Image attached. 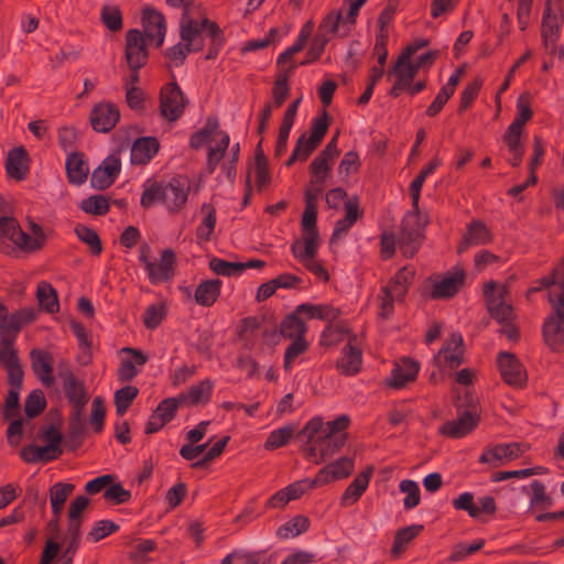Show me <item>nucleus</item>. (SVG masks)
Returning <instances> with one entry per match:
<instances>
[{
    "mask_svg": "<svg viewBox=\"0 0 564 564\" xmlns=\"http://www.w3.org/2000/svg\"><path fill=\"white\" fill-rule=\"evenodd\" d=\"M437 162L434 161L417 175L410 185L412 209L404 216L399 235L384 232L382 235V253L389 258L399 247L404 257H413L421 246L427 217L420 210V192L426 177L434 172Z\"/></svg>",
    "mask_w": 564,
    "mask_h": 564,
    "instance_id": "nucleus-1",
    "label": "nucleus"
},
{
    "mask_svg": "<svg viewBox=\"0 0 564 564\" xmlns=\"http://www.w3.org/2000/svg\"><path fill=\"white\" fill-rule=\"evenodd\" d=\"M349 423L347 415L324 422L321 417L310 420L299 437L305 442L303 452L307 460L321 464L332 457L346 441L343 432Z\"/></svg>",
    "mask_w": 564,
    "mask_h": 564,
    "instance_id": "nucleus-2",
    "label": "nucleus"
},
{
    "mask_svg": "<svg viewBox=\"0 0 564 564\" xmlns=\"http://www.w3.org/2000/svg\"><path fill=\"white\" fill-rule=\"evenodd\" d=\"M543 288L549 289V302L553 313L544 323L543 335L547 346L555 351L564 350V275L545 279Z\"/></svg>",
    "mask_w": 564,
    "mask_h": 564,
    "instance_id": "nucleus-3",
    "label": "nucleus"
},
{
    "mask_svg": "<svg viewBox=\"0 0 564 564\" xmlns=\"http://www.w3.org/2000/svg\"><path fill=\"white\" fill-rule=\"evenodd\" d=\"M126 65L121 66L126 101L131 109L141 108V89L139 88L141 68V31L132 29L127 32L124 47Z\"/></svg>",
    "mask_w": 564,
    "mask_h": 564,
    "instance_id": "nucleus-4",
    "label": "nucleus"
},
{
    "mask_svg": "<svg viewBox=\"0 0 564 564\" xmlns=\"http://www.w3.org/2000/svg\"><path fill=\"white\" fill-rule=\"evenodd\" d=\"M485 296L491 317L500 324V333L509 340H517L518 329L513 325V311L508 300L507 288L489 282L485 286Z\"/></svg>",
    "mask_w": 564,
    "mask_h": 564,
    "instance_id": "nucleus-5",
    "label": "nucleus"
},
{
    "mask_svg": "<svg viewBox=\"0 0 564 564\" xmlns=\"http://www.w3.org/2000/svg\"><path fill=\"white\" fill-rule=\"evenodd\" d=\"M188 192L189 184L184 177H175L165 186L148 180L143 183V207L162 202L170 210H177L185 205Z\"/></svg>",
    "mask_w": 564,
    "mask_h": 564,
    "instance_id": "nucleus-6",
    "label": "nucleus"
},
{
    "mask_svg": "<svg viewBox=\"0 0 564 564\" xmlns=\"http://www.w3.org/2000/svg\"><path fill=\"white\" fill-rule=\"evenodd\" d=\"M457 410V419L447 421L440 427V432L453 438H459L473 431L478 423L477 400L473 393L466 389L464 394L456 392L454 400Z\"/></svg>",
    "mask_w": 564,
    "mask_h": 564,
    "instance_id": "nucleus-7",
    "label": "nucleus"
},
{
    "mask_svg": "<svg viewBox=\"0 0 564 564\" xmlns=\"http://www.w3.org/2000/svg\"><path fill=\"white\" fill-rule=\"evenodd\" d=\"M202 30H206L213 36H216L218 32V26L214 23H210L207 20H204L203 23L199 25L197 21L193 20L192 18H187L186 15L182 18V42L173 46L167 53L169 58L172 62H174L175 65H180L189 52L198 51L202 47Z\"/></svg>",
    "mask_w": 564,
    "mask_h": 564,
    "instance_id": "nucleus-8",
    "label": "nucleus"
},
{
    "mask_svg": "<svg viewBox=\"0 0 564 564\" xmlns=\"http://www.w3.org/2000/svg\"><path fill=\"white\" fill-rule=\"evenodd\" d=\"M164 15L154 8L143 7V50L145 46L160 47L165 39Z\"/></svg>",
    "mask_w": 564,
    "mask_h": 564,
    "instance_id": "nucleus-9",
    "label": "nucleus"
},
{
    "mask_svg": "<svg viewBox=\"0 0 564 564\" xmlns=\"http://www.w3.org/2000/svg\"><path fill=\"white\" fill-rule=\"evenodd\" d=\"M412 275L413 271L404 267L395 274L392 283L382 289L380 297V315L382 317L386 318L390 315L394 300H400L405 295Z\"/></svg>",
    "mask_w": 564,
    "mask_h": 564,
    "instance_id": "nucleus-10",
    "label": "nucleus"
},
{
    "mask_svg": "<svg viewBox=\"0 0 564 564\" xmlns=\"http://www.w3.org/2000/svg\"><path fill=\"white\" fill-rule=\"evenodd\" d=\"M327 127L326 116L315 119L313 122L311 135L307 138L306 134H302L299 138L296 147L288 161V165L292 164L295 160H306L321 143L327 131Z\"/></svg>",
    "mask_w": 564,
    "mask_h": 564,
    "instance_id": "nucleus-11",
    "label": "nucleus"
},
{
    "mask_svg": "<svg viewBox=\"0 0 564 564\" xmlns=\"http://www.w3.org/2000/svg\"><path fill=\"white\" fill-rule=\"evenodd\" d=\"M121 170L120 158L116 154L108 155L90 176V185L98 191L109 188L116 181Z\"/></svg>",
    "mask_w": 564,
    "mask_h": 564,
    "instance_id": "nucleus-12",
    "label": "nucleus"
},
{
    "mask_svg": "<svg viewBox=\"0 0 564 564\" xmlns=\"http://www.w3.org/2000/svg\"><path fill=\"white\" fill-rule=\"evenodd\" d=\"M185 107L181 88L175 83L165 85L161 90V115L169 121L177 120Z\"/></svg>",
    "mask_w": 564,
    "mask_h": 564,
    "instance_id": "nucleus-13",
    "label": "nucleus"
},
{
    "mask_svg": "<svg viewBox=\"0 0 564 564\" xmlns=\"http://www.w3.org/2000/svg\"><path fill=\"white\" fill-rule=\"evenodd\" d=\"M120 119V111L112 102H99L91 109L90 123L95 131L110 132Z\"/></svg>",
    "mask_w": 564,
    "mask_h": 564,
    "instance_id": "nucleus-14",
    "label": "nucleus"
},
{
    "mask_svg": "<svg viewBox=\"0 0 564 564\" xmlns=\"http://www.w3.org/2000/svg\"><path fill=\"white\" fill-rule=\"evenodd\" d=\"M14 341L15 339L11 336H0V365L7 370L8 380L23 379V369L14 348Z\"/></svg>",
    "mask_w": 564,
    "mask_h": 564,
    "instance_id": "nucleus-15",
    "label": "nucleus"
},
{
    "mask_svg": "<svg viewBox=\"0 0 564 564\" xmlns=\"http://www.w3.org/2000/svg\"><path fill=\"white\" fill-rule=\"evenodd\" d=\"M322 34L317 36L312 45L311 52L313 54V58H317L324 46L328 42L329 34H338L340 36L346 35V28H344V21L340 13H329L321 24Z\"/></svg>",
    "mask_w": 564,
    "mask_h": 564,
    "instance_id": "nucleus-16",
    "label": "nucleus"
},
{
    "mask_svg": "<svg viewBox=\"0 0 564 564\" xmlns=\"http://www.w3.org/2000/svg\"><path fill=\"white\" fill-rule=\"evenodd\" d=\"M527 451V446L520 443L499 444L488 448L480 457L484 464L499 466L505 462L513 460Z\"/></svg>",
    "mask_w": 564,
    "mask_h": 564,
    "instance_id": "nucleus-17",
    "label": "nucleus"
},
{
    "mask_svg": "<svg viewBox=\"0 0 564 564\" xmlns=\"http://www.w3.org/2000/svg\"><path fill=\"white\" fill-rule=\"evenodd\" d=\"M174 252L171 249L164 250L160 260L145 262L149 280L153 284L171 280L174 274Z\"/></svg>",
    "mask_w": 564,
    "mask_h": 564,
    "instance_id": "nucleus-18",
    "label": "nucleus"
},
{
    "mask_svg": "<svg viewBox=\"0 0 564 564\" xmlns=\"http://www.w3.org/2000/svg\"><path fill=\"white\" fill-rule=\"evenodd\" d=\"M463 338L459 334H454L445 344L441 351L434 357V365L442 370L447 367L454 369L462 364Z\"/></svg>",
    "mask_w": 564,
    "mask_h": 564,
    "instance_id": "nucleus-19",
    "label": "nucleus"
},
{
    "mask_svg": "<svg viewBox=\"0 0 564 564\" xmlns=\"http://www.w3.org/2000/svg\"><path fill=\"white\" fill-rule=\"evenodd\" d=\"M58 377L62 380L63 390L69 403H77L79 405L87 404L88 395L85 389V384L82 380L76 378L70 369H59Z\"/></svg>",
    "mask_w": 564,
    "mask_h": 564,
    "instance_id": "nucleus-20",
    "label": "nucleus"
},
{
    "mask_svg": "<svg viewBox=\"0 0 564 564\" xmlns=\"http://www.w3.org/2000/svg\"><path fill=\"white\" fill-rule=\"evenodd\" d=\"M499 369L502 378L508 384L520 387L527 379L525 371L520 361L511 354H500Z\"/></svg>",
    "mask_w": 564,
    "mask_h": 564,
    "instance_id": "nucleus-21",
    "label": "nucleus"
},
{
    "mask_svg": "<svg viewBox=\"0 0 564 564\" xmlns=\"http://www.w3.org/2000/svg\"><path fill=\"white\" fill-rule=\"evenodd\" d=\"M30 357L32 361V370L41 382L46 387L53 386L55 382L53 377V356L50 352L33 349L30 352Z\"/></svg>",
    "mask_w": 564,
    "mask_h": 564,
    "instance_id": "nucleus-22",
    "label": "nucleus"
},
{
    "mask_svg": "<svg viewBox=\"0 0 564 564\" xmlns=\"http://www.w3.org/2000/svg\"><path fill=\"white\" fill-rule=\"evenodd\" d=\"M36 318V312L34 308L26 307L13 312L8 317L7 323L0 324V336L12 337L17 339V336L24 325L31 324Z\"/></svg>",
    "mask_w": 564,
    "mask_h": 564,
    "instance_id": "nucleus-23",
    "label": "nucleus"
},
{
    "mask_svg": "<svg viewBox=\"0 0 564 564\" xmlns=\"http://www.w3.org/2000/svg\"><path fill=\"white\" fill-rule=\"evenodd\" d=\"M29 162V154L23 147H18L9 151L6 162L8 176L15 181L24 180L30 169Z\"/></svg>",
    "mask_w": 564,
    "mask_h": 564,
    "instance_id": "nucleus-24",
    "label": "nucleus"
},
{
    "mask_svg": "<svg viewBox=\"0 0 564 564\" xmlns=\"http://www.w3.org/2000/svg\"><path fill=\"white\" fill-rule=\"evenodd\" d=\"M560 32V18L547 4L543 21H542V37L544 42L545 50L550 53H554L555 51V42L557 41Z\"/></svg>",
    "mask_w": 564,
    "mask_h": 564,
    "instance_id": "nucleus-25",
    "label": "nucleus"
},
{
    "mask_svg": "<svg viewBox=\"0 0 564 564\" xmlns=\"http://www.w3.org/2000/svg\"><path fill=\"white\" fill-rule=\"evenodd\" d=\"M354 468V462L350 458L344 457L338 459L336 463L330 464L322 468L316 477L312 481V486L317 484L328 482L333 479L345 478L350 475Z\"/></svg>",
    "mask_w": 564,
    "mask_h": 564,
    "instance_id": "nucleus-26",
    "label": "nucleus"
},
{
    "mask_svg": "<svg viewBox=\"0 0 564 564\" xmlns=\"http://www.w3.org/2000/svg\"><path fill=\"white\" fill-rule=\"evenodd\" d=\"M332 164L333 162L326 161L323 158H315L310 166V173L312 176V184L314 189H311L313 194L317 196L323 192L325 185L332 180Z\"/></svg>",
    "mask_w": 564,
    "mask_h": 564,
    "instance_id": "nucleus-27",
    "label": "nucleus"
},
{
    "mask_svg": "<svg viewBox=\"0 0 564 564\" xmlns=\"http://www.w3.org/2000/svg\"><path fill=\"white\" fill-rule=\"evenodd\" d=\"M66 173L68 182L75 185H80L87 180L89 169L83 153L73 152L67 156Z\"/></svg>",
    "mask_w": 564,
    "mask_h": 564,
    "instance_id": "nucleus-28",
    "label": "nucleus"
},
{
    "mask_svg": "<svg viewBox=\"0 0 564 564\" xmlns=\"http://www.w3.org/2000/svg\"><path fill=\"white\" fill-rule=\"evenodd\" d=\"M177 408L175 400L163 401L147 423L145 432L152 434L158 432L166 422H169Z\"/></svg>",
    "mask_w": 564,
    "mask_h": 564,
    "instance_id": "nucleus-29",
    "label": "nucleus"
},
{
    "mask_svg": "<svg viewBox=\"0 0 564 564\" xmlns=\"http://www.w3.org/2000/svg\"><path fill=\"white\" fill-rule=\"evenodd\" d=\"M131 149L130 161L132 164H141V131L137 126L124 130L123 137L119 142V152Z\"/></svg>",
    "mask_w": 564,
    "mask_h": 564,
    "instance_id": "nucleus-30",
    "label": "nucleus"
},
{
    "mask_svg": "<svg viewBox=\"0 0 564 564\" xmlns=\"http://www.w3.org/2000/svg\"><path fill=\"white\" fill-rule=\"evenodd\" d=\"M465 273L456 271L443 276L441 281L436 282L432 292L434 297H451L453 296L463 284Z\"/></svg>",
    "mask_w": 564,
    "mask_h": 564,
    "instance_id": "nucleus-31",
    "label": "nucleus"
},
{
    "mask_svg": "<svg viewBox=\"0 0 564 564\" xmlns=\"http://www.w3.org/2000/svg\"><path fill=\"white\" fill-rule=\"evenodd\" d=\"M361 365V351L355 346L352 340L348 343L343 349L341 358L339 359L337 367L346 375H355L360 369Z\"/></svg>",
    "mask_w": 564,
    "mask_h": 564,
    "instance_id": "nucleus-32",
    "label": "nucleus"
},
{
    "mask_svg": "<svg viewBox=\"0 0 564 564\" xmlns=\"http://www.w3.org/2000/svg\"><path fill=\"white\" fill-rule=\"evenodd\" d=\"M0 235L11 240L20 250L24 251L26 232L22 230L19 221L14 217H0Z\"/></svg>",
    "mask_w": 564,
    "mask_h": 564,
    "instance_id": "nucleus-33",
    "label": "nucleus"
},
{
    "mask_svg": "<svg viewBox=\"0 0 564 564\" xmlns=\"http://www.w3.org/2000/svg\"><path fill=\"white\" fill-rule=\"evenodd\" d=\"M490 234L487 227L480 221H473L458 247V251L463 252L469 246L485 245L490 241Z\"/></svg>",
    "mask_w": 564,
    "mask_h": 564,
    "instance_id": "nucleus-34",
    "label": "nucleus"
},
{
    "mask_svg": "<svg viewBox=\"0 0 564 564\" xmlns=\"http://www.w3.org/2000/svg\"><path fill=\"white\" fill-rule=\"evenodd\" d=\"M419 371V365L410 359H404L401 364L394 366L392 378L389 384L394 388H401L405 382L412 381Z\"/></svg>",
    "mask_w": 564,
    "mask_h": 564,
    "instance_id": "nucleus-35",
    "label": "nucleus"
},
{
    "mask_svg": "<svg viewBox=\"0 0 564 564\" xmlns=\"http://www.w3.org/2000/svg\"><path fill=\"white\" fill-rule=\"evenodd\" d=\"M36 299L41 308L47 313H56L59 310L58 296L56 290L45 281L37 284Z\"/></svg>",
    "mask_w": 564,
    "mask_h": 564,
    "instance_id": "nucleus-36",
    "label": "nucleus"
},
{
    "mask_svg": "<svg viewBox=\"0 0 564 564\" xmlns=\"http://www.w3.org/2000/svg\"><path fill=\"white\" fill-rule=\"evenodd\" d=\"M297 313L305 315L310 318H317L326 322H332L337 318L339 312L337 308L327 304H310L304 303L297 306Z\"/></svg>",
    "mask_w": 564,
    "mask_h": 564,
    "instance_id": "nucleus-37",
    "label": "nucleus"
},
{
    "mask_svg": "<svg viewBox=\"0 0 564 564\" xmlns=\"http://www.w3.org/2000/svg\"><path fill=\"white\" fill-rule=\"evenodd\" d=\"M346 215L343 219H339L336 223L332 242L340 239L346 232L352 227V225L357 221L359 217L358 205L356 202L347 200L345 203Z\"/></svg>",
    "mask_w": 564,
    "mask_h": 564,
    "instance_id": "nucleus-38",
    "label": "nucleus"
},
{
    "mask_svg": "<svg viewBox=\"0 0 564 564\" xmlns=\"http://www.w3.org/2000/svg\"><path fill=\"white\" fill-rule=\"evenodd\" d=\"M42 436L47 442L45 446H42V452H45L46 455L51 457V460L58 458L63 453V449L59 446L63 440L59 430L56 429L54 425L43 427Z\"/></svg>",
    "mask_w": 564,
    "mask_h": 564,
    "instance_id": "nucleus-39",
    "label": "nucleus"
},
{
    "mask_svg": "<svg viewBox=\"0 0 564 564\" xmlns=\"http://www.w3.org/2000/svg\"><path fill=\"white\" fill-rule=\"evenodd\" d=\"M301 313H292L288 315L280 327V335L290 339L303 338L306 333V326L304 322L300 318Z\"/></svg>",
    "mask_w": 564,
    "mask_h": 564,
    "instance_id": "nucleus-40",
    "label": "nucleus"
},
{
    "mask_svg": "<svg viewBox=\"0 0 564 564\" xmlns=\"http://www.w3.org/2000/svg\"><path fill=\"white\" fill-rule=\"evenodd\" d=\"M221 282L219 280H207L202 282L195 292V300L198 304L209 306L219 295Z\"/></svg>",
    "mask_w": 564,
    "mask_h": 564,
    "instance_id": "nucleus-41",
    "label": "nucleus"
},
{
    "mask_svg": "<svg viewBox=\"0 0 564 564\" xmlns=\"http://www.w3.org/2000/svg\"><path fill=\"white\" fill-rule=\"evenodd\" d=\"M304 239L292 246L295 258L315 256L318 245V234L315 229H304Z\"/></svg>",
    "mask_w": 564,
    "mask_h": 564,
    "instance_id": "nucleus-42",
    "label": "nucleus"
},
{
    "mask_svg": "<svg viewBox=\"0 0 564 564\" xmlns=\"http://www.w3.org/2000/svg\"><path fill=\"white\" fill-rule=\"evenodd\" d=\"M23 379L18 380H8L10 389L8 391V395L4 402L3 416L6 420H9L19 414L20 403H19V392L22 389Z\"/></svg>",
    "mask_w": 564,
    "mask_h": 564,
    "instance_id": "nucleus-43",
    "label": "nucleus"
},
{
    "mask_svg": "<svg viewBox=\"0 0 564 564\" xmlns=\"http://www.w3.org/2000/svg\"><path fill=\"white\" fill-rule=\"evenodd\" d=\"M415 74V69L412 66L404 67L395 63L393 69L390 72V75H394L397 77V82L392 86L390 95L397 97L399 96L400 90L410 88V83L413 80Z\"/></svg>",
    "mask_w": 564,
    "mask_h": 564,
    "instance_id": "nucleus-44",
    "label": "nucleus"
},
{
    "mask_svg": "<svg viewBox=\"0 0 564 564\" xmlns=\"http://www.w3.org/2000/svg\"><path fill=\"white\" fill-rule=\"evenodd\" d=\"M368 484L369 475L367 473L358 475L344 492L341 503L344 506L355 503L367 489Z\"/></svg>",
    "mask_w": 564,
    "mask_h": 564,
    "instance_id": "nucleus-45",
    "label": "nucleus"
},
{
    "mask_svg": "<svg viewBox=\"0 0 564 564\" xmlns=\"http://www.w3.org/2000/svg\"><path fill=\"white\" fill-rule=\"evenodd\" d=\"M517 110L518 115L512 123L509 126L506 132L521 134L523 126L530 120L532 117V111L527 101L525 96L521 95L517 101Z\"/></svg>",
    "mask_w": 564,
    "mask_h": 564,
    "instance_id": "nucleus-46",
    "label": "nucleus"
},
{
    "mask_svg": "<svg viewBox=\"0 0 564 564\" xmlns=\"http://www.w3.org/2000/svg\"><path fill=\"white\" fill-rule=\"evenodd\" d=\"M29 224H30V231L32 232V236L26 234L25 240H28V241H25V243L23 242V247H24V252L31 253V252H35V251L43 249V247L46 243L47 238L43 231V228L39 224H36L32 220Z\"/></svg>",
    "mask_w": 564,
    "mask_h": 564,
    "instance_id": "nucleus-47",
    "label": "nucleus"
},
{
    "mask_svg": "<svg viewBox=\"0 0 564 564\" xmlns=\"http://www.w3.org/2000/svg\"><path fill=\"white\" fill-rule=\"evenodd\" d=\"M166 315V304L164 301L150 304L143 312V325L148 328H155Z\"/></svg>",
    "mask_w": 564,
    "mask_h": 564,
    "instance_id": "nucleus-48",
    "label": "nucleus"
},
{
    "mask_svg": "<svg viewBox=\"0 0 564 564\" xmlns=\"http://www.w3.org/2000/svg\"><path fill=\"white\" fill-rule=\"evenodd\" d=\"M80 208L86 214L91 215H106L109 209V200L102 195H91L88 198L82 200Z\"/></svg>",
    "mask_w": 564,
    "mask_h": 564,
    "instance_id": "nucleus-49",
    "label": "nucleus"
},
{
    "mask_svg": "<svg viewBox=\"0 0 564 564\" xmlns=\"http://www.w3.org/2000/svg\"><path fill=\"white\" fill-rule=\"evenodd\" d=\"M139 389L137 387L127 386L116 391L115 404L118 415H123L129 409L131 402L138 397Z\"/></svg>",
    "mask_w": 564,
    "mask_h": 564,
    "instance_id": "nucleus-50",
    "label": "nucleus"
},
{
    "mask_svg": "<svg viewBox=\"0 0 564 564\" xmlns=\"http://www.w3.org/2000/svg\"><path fill=\"white\" fill-rule=\"evenodd\" d=\"M75 232L80 241L89 246L94 256H99L101 253L102 245L96 230L79 225L75 228Z\"/></svg>",
    "mask_w": 564,
    "mask_h": 564,
    "instance_id": "nucleus-51",
    "label": "nucleus"
},
{
    "mask_svg": "<svg viewBox=\"0 0 564 564\" xmlns=\"http://www.w3.org/2000/svg\"><path fill=\"white\" fill-rule=\"evenodd\" d=\"M70 327L73 333L79 340V345L83 348V357H80V362L83 365H88L91 360V343L88 339V335L85 326L77 321H70Z\"/></svg>",
    "mask_w": 564,
    "mask_h": 564,
    "instance_id": "nucleus-52",
    "label": "nucleus"
},
{
    "mask_svg": "<svg viewBox=\"0 0 564 564\" xmlns=\"http://www.w3.org/2000/svg\"><path fill=\"white\" fill-rule=\"evenodd\" d=\"M46 406V400L42 390H33L24 402V412L28 417L34 419L40 415Z\"/></svg>",
    "mask_w": 564,
    "mask_h": 564,
    "instance_id": "nucleus-53",
    "label": "nucleus"
},
{
    "mask_svg": "<svg viewBox=\"0 0 564 564\" xmlns=\"http://www.w3.org/2000/svg\"><path fill=\"white\" fill-rule=\"evenodd\" d=\"M209 267L215 273L226 276H239L245 271L242 262H229L218 258L212 259Z\"/></svg>",
    "mask_w": 564,
    "mask_h": 564,
    "instance_id": "nucleus-54",
    "label": "nucleus"
},
{
    "mask_svg": "<svg viewBox=\"0 0 564 564\" xmlns=\"http://www.w3.org/2000/svg\"><path fill=\"white\" fill-rule=\"evenodd\" d=\"M308 527V519L303 516H296L278 530L281 539L295 538L303 533Z\"/></svg>",
    "mask_w": 564,
    "mask_h": 564,
    "instance_id": "nucleus-55",
    "label": "nucleus"
},
{
    "mask_svg": "<svg viewBox=\"0 0 564 564\" xmlns=\"http://www.w3.org/2000/svg\"><path fill=\"white\" fill-rule=\"evenodd\" d=\"M295 427L285 425L283 427L272 431L264 444L267 449H274L284 446L292 438Z\"/></svg>",
    "mask_w": 564,
    "mask_h": 564,
    "instance_id": "nucleus-56",
    "label": "nucleus"
},
{
    "mask_svg": "<svg viewBox=\"0 0 564 564\" xmlns=\"http://www.w3.org/2000/svg\"><path fill=\"white\" fill-rule=\"evenodd\" d=\"M202 213L204 217L197 229V235L203 240H209L216 224L215 210L208 204H203Z\"/></svg>",
    "mask_w": 564,
    "mask_h": 564,
    "instance_id": "nucleus-57",
    "label": "nucleus"
},
{
    "mask_svg": "<svg viewBox=\"0 0 564 564\" xmlns=\"http://www.w3.org/2000/svg\"><path fill=\"white\" fill-rule=\"evenodd\" d=\"M308 348V344L304 338L293 340L286 348L284 354V369L291 370L297 358L304 354Z\"/></svg>",
    "mask_w": 564,
    "mask_h": 564,
    "instance_id": "nucleus-58",
    "label": "nucleus"
},
{
    "mask_svg": "<svg viewBox=\"0 0 564 564\" xmlns=\"http://www.w3.org/2000/svg\"><path fill=\"white\" fill-rule=\"evenodd\" d=\"M100 18L109 31L118 32L122 29V14L118 7L105 6Z\"/></svg>",
    "mask_w": 564,
    "mask_h": 564,
    "instance_id": "nucleus-59",
    "label": "nucleus"
},
{
    "mask_svg": "<svg viewBox=\"0 0 564 564\" xmlns=\"http://www.w3.org/2000/svg\"><path fill=\"white\" fill-rule=\"evenodd\" d=\"M423 529L422 525H413L408 527L405 529L400 530L397 533L394 544L392 547V553L398 556L405 547V545L414 538L416 536L420 531Z\"/></svg>",
    "mask_w": 564,
    "mask_h": 564,
    "instance_id": "nucleus-60",
    "label": "nucleus"
},
{
    "mask_svg": "<svg viewBox=\"0 0 564 564\" xmlns=\"http://www.w3.org/2000/svg\"><path fill=\"white\" fill-rule=\"evenodd\" d=\"M131 492L126 490L120 482H113L109 485L104 491V499L115 505H121L129 501Z\"/></svg>",
    "mask_w": 564,
    "mask_h": 564,
    "instance_id": "nucleus-61",
    "label": "nucleus"
},
{
    "mask_svg": "<svg viewBox=\"0 0 564 564\" xmlns=\"http://www.w3.org/2000/svg\"><path fill=\"white\" fill-rule=\"evenodd\" d=\"M210 391L212 383L205 380L197 386H193L187 394L182 395V399L189 403H202L209 398Z\"/></svg>",
    "mask_w": 564,
    "mask_h": 564,
    "instance_id": "nucleus-62",
    "label": "nucleus"
},
{
    "mask_svg": "<svg viewBox=\"0 0 564 564\" xmlns=\"http://www.w3.org/2000/svg\"><path fill=\"white\" fill-rule=\"evenodd\" d=\"M532 497L530 505L532 507H541L543 509L549 508L553 505V499L545 492V487L542 482L534 480L531 484Z\"/></svg>",
    "mask_w": 564,
    "mask_h": 564,
    "instance_id": "nucleus-63",
    "label": "nucleus"
},
{
    "mask_svg": "<svg viewBox=\"0 0 564 564\" xmlns=\"http://www.w3.org/2000/svg\"><path fill=\"white\" fill-rule=\"evenodd\" d=\"M400 490L405 494L404 507L412 509L420 502V488L417 482L413 480H403L400 484Z\"/></svg>",
    "mask_w": 564,
    "mask_h": 564,
    "instance_id": "nucleus-64",
    "label": "nucleus"
}]
</instances>
